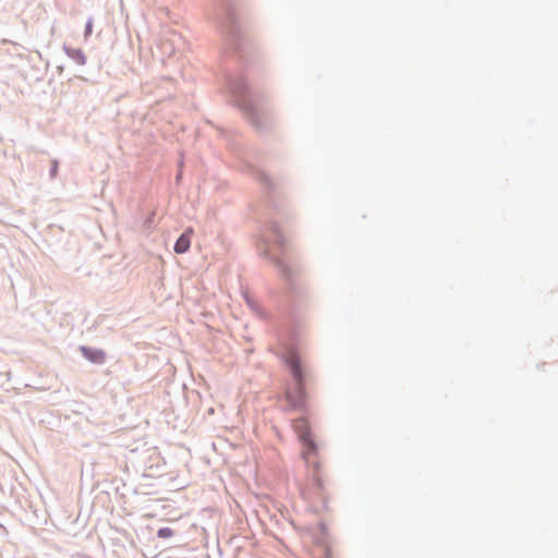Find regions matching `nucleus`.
Segmentation results:
<instances>
[{"instance_id":"12","label":"nucleus","mask_w":558,"mask_h":558,"mask_svg":"<svg viewBox=\"0 0 558 558\" xmlns=\"http://www.w3.org/2000/svg\"><path fill=\"white\" fill-rule=\"evenodd\" d=\"M59 167H60V162L58 159H51L50 160V167H49V178L51 180L56 179L58 177V173H59Z\"/></svg>"},{"instance_id":"7","label":"nucleus","mask_w":558,"mask_h":558,"mask_svg":"<svg viewBox=\"0 0 558 558\" xmlns=\"http://www.w3.org/2000/svg\"><path fill=\"white\" fill-rule=\"evenodd\" d=\"M62 50L65 56L71 59L77 65H84L87 62V57L82 48L72 47L68 44H63Z\"/></svg>"},{"instance_id":"2","label":"nucleus","mask_w":558,"mask_h":558,"mask_svg":"<svg viewBox=\"0 0 558 558\" xmlns=\"http://www.w3.org/2000/svg\"><path fill=\"white\" fill-rule=\"evenodd\" d=\"M239 0H208L207 15L215 23L227 41L226 53L235 63L221 68L220 84L238 107L257 130L263 129V112L267 95L258 87L252 86L243 70L256 60L254 45L244 36L239 15Z\"/></svg>"},{"instance_id":"10","label":"nucleus","mask_w":558,"mask_h":558,"mask_svg":"<svg viewBox=\"0 0 558 558\" xmlns=\"http://www.w3.org/2000/svg\"><path fill=\"white\" fill-rule=\"evenodd\" d=\"M244 300L252 311L259 314L265 319H271V315L268 314L254 299L244 294Z\"/></svg>"},{"instance_id":"8","label":"nucleus","mask_w":558,"mask_h":558,"mask_svg":"<svg viewBox=\"0 0 558 558\" xmlns=\"http://www.w3.org/2000/svg\"><path fill=\"white\" fill-rule=\"evenodd\" d=\"M328 536V527L325 522L317 524V533L314 535L315 542L323 546L324 555L326 558H331V548L327 546L326 538Z\"/></svg>"},{"instance_id":"15","label":"nucleus","mask_w":558,"mask_h":558,"mask_svg":"<svg viewBox=\"0 0 558 558\" xmlns=\"http://www.w3.org/2000/svg\"><path fill=\"white\" fill-rule=\"evenodd\" d=\"M181 180H182V170L180 169L175 175V181H177V183H180Z\"/></svg>"},{"instance_id":"5","label":"nucleus","mask_w":558,"mask_h":558,"mask_svg":"<svg viewBox=\"0 0 558 558\" xmlns=\"http://www.w3.org/2000/svg\"><path fill=\"white\" fill-rule=\"evenodd\" d=\"M312 489L315 498L317 499V504L314 506V511L319 512L322 510H327L328 498L325 494L324 481L319 476L313 477Z\"/></svg>"},{"instance_id":"6","label":"nucleus","mask_w":558,"mask_h":558,"mask_svg":"<svg viewBox=\"0 0 558 558\" xmlns=\"http://www.w3.org/2000/svg\"><path fill=\"white\" fill-rule=\"evenodd\" d=\"M247 169L256 178V180L260 182V184L265 189L269 202H271L272 193L275 192V184L272 180L268 177L267 173L252 165H247Z\"/></svg>"},{"instance_id":"4","label":"nucleus","mask_w":558,"mask_h":558,"mask_svg":"<svg viewBox=\"0 0 558 558\" xmlns=\"http://www.w3.org/2000/svg\"><path fill=\"white\" fill-rule=\"evenodd\" d=\"M78 351L90 364L100 366L107 362L108 354L104 349L81 344L78 345Z\"/></svg>"},{"instance_id":"3","label":"nucleus","mask_w":558,"mask_h":558,"mask_svg":"<svg viewBox=\"0 0 558 558\" xmlns=\"http://www.w3.org/2000/svg\"><path fill=\"white\" fill-rule=\"evenodd\" d=\"M292 426L304 449L310 454H315L318 451V446L307 422L303 418H299L292 422Z\"/></svg>"},{"instance_id":"1","label":"nucleus","mask_w":558,"mask_h":558,"mask_svg":"<svg viewBox=\"0 0 558 558\" xmlns=\"http://www.w3.org/2000/svg\"><path fill=\"white\" fill-rule=\"evenodd\" d=\"M269 238L256 240L258 255L270 260L283 280V296L277 301L278 314L274 326L279 341L284 347L281 361L290 373L293 385L284 391V400L289 411H305L307 390V372L298 350L299 329L302 312L307 306L306 292L299 280L296 266L288 252L287 240L279 223L275 220L266 222Z\"/></svg>"},{"instance_id":"14","label":"nucleus","mask_w":558,"mask_h":558,"mask_svg":"<svg viewBox=\"0 0 558 558\" xmlns=\"http://www.w3.org/2000/svg\"><path fill=\"white\" fill-rule=\"evenodd\" d=\"M70 558H93V557L85 553H74L71 555Z\"/></svg>"},{"instance_id":"11","label":"nucleus","mask_w":558,"mask_h":558,"mask_svg":"<svg viewBox=\"0 0 558 558\" xmlns=\"http://www.w3.org/2000/svg\"><path fill=\"white\" fill-rule=\"evenodd\" d=\"M156 535L158 538H170L175 535V531L169 526H161L157 530Z\"/></svg>"},{"instance_id":"9","label":"nucleus","mask_w":558,"mask_h":558,"mask_svg":"<svg viewBox=\"0 0 558 558\" xmlns=\"http://www.w3.org/2000/svg\"><path fill=\"white\" fill-rule=\"evenodd\" d=\"M191 231L189 230H185L183 231L179 238L177 239V241L174 242V245H173V251L177 253V254H184L186 253L190 247H191Z\"/></svg>"},{"instance_id":"16","label":"nucleus","mask_w":558,"mask_h":558,"mask_svg":"<svg viewBox=\"0 0 558 558\" xmlns=\"http://www.w3.org/2000/svg\"><path fill=\"white\" fill-rule=\"evenodd\" d=\"M5 376H7L5 374H1L0 373V387H2L4 385V377Z\"/></svg>"},{"instance_id":"13","label":"nucleus","mask_w":558,"mask_h":558,"mask_svg":"<svg viewBox=\"0 0 558 558\" xmlns=\"http://www.w3.org/2000/svg\"><path fill=\"white\" fill-rule=\"evenodd\" d=\"M93 28H94V19L93 16H89L85 23V27H84V39L87 40L92 34H93Z\"/></svg>"},{"instance_id":"17","label":"nucleus","mask_w":558,"mask_h":558,"mask_svg":"<svg viewBox=\"0 0 558 558\" xmlns=\"http://www.w3.org/2000/svg\"><path fill=\"white\" fill-rule=\"evenodd\" d=\"M63 70H64V65H58L57 66V71H58L59 74H62Z\"/></svg>"}]
</instances>
